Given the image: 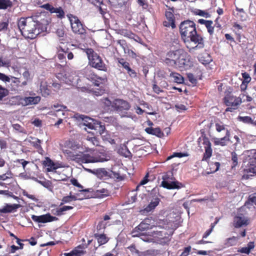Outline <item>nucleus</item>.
Returning <instances> with one entry per match:
<instances>
[{
    "instance_id": "1",
    "label": "nucleus",
    "mask_w": 256,
    "mask_h": 256,
    "mask_svg": "<svg viewBox=\"0 0 256 256\" xmlns=\"http://www.w3.org/2000/svg\"><path fill=\"white\" fill-rule=\"evenodd\" d=\"M180 32L188 48L198 50L204 48V38L198 33L196 24L193 21L186 20L182 22L180 25Z\"/></svg>"
},
{
    "instance_id": "2",
    "label": "nucleus",
    "mask_w": 256,
    "mask_h": 256,
    "mask_svg": "<svg viewBox=\"0 0 256 256\" xmlns=\"http://www.w3.org/2000/svg\"><path fill=\"white\" fill-rule=\"evenodd\" d=\"M17 24L21 34L26 38L34 39L40 33V24L32 17L20 18Z\"/></svg>"
},
{
    "instance_id": "3",
    "label": "nucleus",
    "mask_w": 256,
    "mask_h": 256,
    "mask_svg": "<svg viewBox=\"0 0 256 256\" xmlns=\"http://www.w3.org/2000/svg\"><path fill=\"white\" fill-rule=\"evenodd\" d=\"M186 53L182 49L175 50H170L166 52L163 62L168 66H178L180 68L186 65Z\"/></svg>"
},
{
    "instance_id": "4",
    "label": "nucleus",
    "mask_w": 256,
    "mask_h": 256,
    "mask_svg": "<svg viewBox=\"0 0 256 256\" xmlns=\"http://www.w3.org/2000/svg\"><path fill=\"white\" fill-rule=\"evenodd\" d=\"M80 156L78 160V163H95L104 162L110 160V156L104 152H94L92 155L88 154H84L80 152Z\"/></svg>"
},
{
    "instance_id": "5",
    "label": "nucleus",
    "mask_w": 256,
    "mask_h": 256,
    "mask_svg": "<svg viewBox=\"0 0 256 256\" xmlns=\"http://www.w3.org/2000/svg\"><path fill=\"white\" fill-rule=\"evenodd\" d=\"M86 53L88 63L90 66L100 70L106 72L107 67L101 57L92 48H88L84 50Z\"/></svg>"
},
{
    "instance_id": "6",
    "label": "nucleus",
    "mask_w": 256,
    "mask_h": 256,
    "mask_svg": "<svg viewBox=\"0 0 256 256\" xmlns=\"http://www.w3.org/2000/svg\"><path fill=\"white\" fill-rule=\"evenodd\" d=\"M224 104L228 106L226 112H233L238 108L242 104V100L240 97L234 96L230 92H227L223 98Z\"/></svg>"
},
{
    "instance_id": "7",
    "label": "nucleus",
    "mask_w": 256,
    "mask_h": 256,
    "mask_svg": "<svg viewBox=\"0 0 256 256\" xmlns=\"http://www.w3.org/2000/svg\"><path fill=\"white\" fill-rule=\"evenodd\" d=\"M216 130L218 132H221L224 131L225 132V136L221 138H216L214 140L216 145L224 146H226L227 142L230 141V130L226 128V125L222 122H216L215 124Z\"/></svg>"
},
{
    "instance_id": "8",
    "label": "nucleus",
    "mask_w": 256,
    "mask_h": 256,
    "mask_svg": "<svg viewBox=\"0 0 256 256\" xmlns=\"http://www.w3.org/2000/svg\"><path fill=\"white\" fill-rule=\"evenodd\" d=\"M198 142L199 146L200 145V142H202L204 146L205 152L204 153L202 160L208 162L212 156V144L204 132H202V135L198 138Z\"/></svg>"
},
{
    "instance_id": "9",
    "label": "nucleus",
    "mask_w": 256,
    "mask_h": 256,
    "mask_svg": "<svg viewBox=\"0 0 256 256\" xmlns=\"http://www.w3.org/2000/svg\"><path fill=\"white\" fill-rule=\"evenodd\" d=\"M72 32L78 34H84L86 32V27L82 24L78 18L70 14L68 16Z\"/></svg>"
},
{
    "instance_id": "10",
    "label": "nucleus",
    "mask_w": 256,
    "mask_h": 256,
    "mask_svg": "<svg viewBox=\"0 0 256 256\" xmlns=\"http://www.w3.org/2000/svg\"><path fill=\"white\" fill-rule=\"evenodd\" d=\"M130 107V104L123 100L116 99L112 102V108L118 113L124 112L128 110Z\"/></svg>"
},
{
    "instance_id": "11",
    "label": "nucleus",
    "mask_w": 256,
    "mask_h": 256,
    "mask_svg": "<svg viewBox=\"0 0 256 256\" xmlns=\"http://www.w3.org/2000/svg\"><path fill=\"white\" fill-rule=\"evenodd\" d=\"M0 80L6 82H10V88L12 90H18L20 84L19 78L10 76V78L4 74L0 72Z\"/></svg>"
},
{
    "instance_id": "12",
    "label": "nucleus",
    "mask_w": 256,
    "mask_h": 256,
    "mask_svg": "<svg viewBox=\"0 0 256 256\" xmlns=\"http://www.w3.org/2000/svg\"><path fill=\"white\" fill-rule=\"evenodd\" d=\"M166 6L168 8V10H166L165 12V16L166 20L163 22V26L165 27L171 26L172 28H174L176 27L175 24L176 20L174 14V8H170L168 6Z\"/></svg>"
},
{
    "instance_id": "13",
    "label": "nucleus",
    "mask_w": 256,
    "mask_h": 256,
    "mask_svg": "<svg viewBox=\"0 0 256 256\" xmlns=\"http://www.w3.org/2000/svg\"><path fill=\"white\" fill-rule=\"evenodd\" d=\"M249 224V219L242 214H238L234 218L232 224L236 228L246 226Z\"/></svg>"
},
{
    "instance_id": "14",
    "label": "nucleus",
    "mask_w": 256,
    "mask_h": 256,
    "mask_svg": "<svg viewBox=\"0 0 256 256\" xmlns=\"http://www.w3.org/2000/svg\"><path fill=\"white\" fill-rule=\"evenodd\" d=\"M150 228V224L145 222H142L132 232L133 237H138L144 235L145 231Z\"/></svg>"
},
{
    "instance_id": "15",
    "label": "nucleus",
    "mask_w": 256,
    "mask_h": 256,
    "mask_svg": "<svg viewBox=\"0 0 256 256\" xmlns=\"http://www.w3.org/2000/svg\"><path fill=\"white\" fill-rule=\"evenodd\" d=\"M32 219L36 222L39 223H46L58 220V218L55 216H52L50 214H47L40 216L32 215Z\"/></svg>"
},
{
    "instance_id": "16",
    "label": "nucleus",
    "mask_w": 256,
    "mask_h": 256,
    "mask_svg": "<svg viewBox=\"0 0 256 256\" xmlns=\"http://www.w3.org/2000/svg\"><path fill=\"white\" fill-rule=\"evenodd\" d=\"M20 207L21 205L20 204H6L2 208H0V214L16 212L18 209Z\"/></svg>"
},
{
    "instance_id": "17",
    "label": "nucleus",
    "mask_w": 256,
    "mask_h": 256,
    "mask_svg": "<svg viewBox=\"0 0 256 256\" xmlns=\"http://www.w3.org/2000/svg\"><path fill=\"white\" fill-rule=\"evenodd\" d=\"M161 185L164 188L168 190L180 189L184 187V185L182 183L174 180L170 181L169 182H162Z\"/></svg>"
},
{
    "instance_id": "18",
    "label": "nucleus",
    "mask_w": 256,
    "mask_h": 256,
    "mask_svg": "<svg viewBox=\"0 0 256 256\" xmlns=\"http://www.w3.org/2000/svg\"><path fill=\"white\" fill-rule=\"evenodd\" d=\"M41 98L39 96H28L23 98V106L38 104Z\"/></svg>"
},
{
    "instance_id": "19",
    "label": "nucleus",
    "mask_w": 256,
    "mask_h": 256,
    "mask_svg": "<svg viewBox=\"0 0 256 256\" xmlns=\"http://www.w3.org/2000/svg\"><path fill=\"white\" fill-rule=\"evenodd\" d=\"M145 131L148 134L154 135L158 138H162L164 136L163 132L160 128L148 127L145 129Z\"/></svg>"
},
{
    "instance_id": "20",
    "label": "nucleus",
    "mask_w": 256,
    "mask_h": 256,
    "mask_svg": "<svg viewBox=\"0 0 256 256\" xmlns=\"http://www.w3.org/2000/svg\"><path fill=\"white\" fill-rule=\"evenodd\" d=\"M160 201V199L158 197L152 198L150 204L144 208V211L149 212L154 210L159 204Z\"/></svg>"
},
{
    "instance_id": "21",
    "label": "nucleus",
    "mask_w": 256,
    "mask_h": 256,
    "mask_svg": "<svg viewBox=\"0 0 256 256\" xmlns=\"http://www.w3.org/2000/svg\"><path fill=\"white\" fill-rule=\"evenodd\" d=\"M65 156L70 160H74L78 162V160L79 159L80 152H72L70 150H66L64 152Z\"/></svg>"
},
{
    "instance_id": "22",
    "label": "nucleus",
    "mask_w": 256,
    "mask_h": 256,
    "mask_svg": "<svg viewBox=\"0 0 256 256\" xmlns=\"http://www.w3.org/2000/svg\"><path fill=\"white\" fill-rule=\"evenodd\" d=\"M43 164L47 166V171L51 172L56 170L58 168L56 164L48 157H46L45 160L43 162Z\"/></svg>"
},
{
    "instance_id": "23",
    "label": "nucleus",
    "mask_w": 256,
    "mask_h": 256,
    "mask_svg": "<svg viewBox=\"0 0 256 256\" xmlns=\"http://www.w3.org/2000/svg\"><path fill=\"white\" fill-rule=\"evenodd\" d=\"M198 58L199 62L204 65L208 64L212 61L211 56L206 52L199 54Z\"/></svg>"
},
{
    "instance_id": "24",
    "label": "nucleus",
    "mask_w": 256,
    "mask_h": 256,
    "mask_svg": "<svg viewBox=\"0 0 256 256\" xmlns=\"http://www.w3.org/2000/svg\"><path fill=\"white\" fill-rule=\"evenodd\" d=\"M94 237L96 239L99 246L106 244L109 240L108 238L103 233H96L94 234Z\"/></svg>"
},
{
    "instance_id": "25",
    "label": "nucleus",
    "mask_w": 256,
    "mask_h": 256,
    "mask_svg": "<svg viewBox=\"0 0 256 256\" xmlns=\"http://www.w3.org/2000/svg\"><path fill=\"white\" fill-rule=\"evenodd\" d=\"M92 130H94L96 132V134H102L105 130L104 126L102 124V122L96 121L94 126L92 125Z\"/></svg>"
},
{
    "instance_id": "26",
    "label": "nucleus",
    "mask_w": 256,
    "mask_h": 256,
    "mask_svg": "<svg viewBox=\"0 0 256 256\" xmlns=\"http://www.w3.org/2000/svg\"><path fill=\"white\" fill-rule=\"evenodd\" d=\"M96 193L99 195L100 197L104 198L110 196V190L108 188V186H104L96 190Z\"/></svg>"
},
{
    "instance_id": "27",
    "label": "nucleus",
    "mask_w": 256,
    "mask_h": 256,
    "mask_svg": "<svg viewBox=\"0 0 256 256\" xmlns=\"http://www.w3.org/2000/svg\"><path fill=\"white\" fill-rule=\"evenodd\" d=\"M238 236H234L226 238L224 240V247L228 248L230 246L236 245L238 242Z\"/></svg>"
},
{
    "instance_id": "28",
    "label": "nucleus",
    "mask_w": 256,
    "mask_h": 256,
    "mask_svg": "<svg viewBox=\"0 0 256 256\" xmlns=\"http://www.w3.org/2000/svg\"><path fill=\"white\" fill-rule=\"evenodd\" d=\"M110 172L108 171L104 168H100L96 170V176L100 178H104L109 177L110 176Z\"/></svg>"
},
{
    "instance_id": "29",
    "label": "nucleus",
    "mask_w": 256,
    "mask_h": 256,
    "mask_svg": "<svg viewBox=\"0 0 256 256\" xmlns=\"http://www.w3.org/2000/svg\"><path fill=\"white\" fill-rule=\"evenodd\" d=\"M254 248V242H250L248 243L247 246L242 247L238 250V252L242 254H249L252 250Z\"/></svg>"
},
{
    "instance_id": "30",
    "label": "nucleus",
    "mask_w": 256,
    "mask_h": 256,
    "mask_svg": "<svg viewBox=\"0 0 256 256\" xmlns=\"http://www.w3.org/2000/svg\"><path fill=\"white\" fill-rule=\"evenodd\" d=\"M170 77H172L174 82L178 84H183L184 82V78L180 74L176 72H172L170 74Z\"/></svg>"
},
{
    "instance_id": "31",
    "label": "nucleus",
    "mask_w": 256,
    "mask_h": 256,
    "mask_svg": "<svg viewBox=\"0 0 256 256\" xmlns=\"http://www.w3.org/2000/svg\"><path fill=\"white\" fill-rule=\"evenodd\" d=\"M249 162L253 168L256 166V150H251L248 151Z\"/></svg>"
},
{
    "instance_id": "32",
    "label": "nucleus",
    "mask_w": 256,
    "mask_h": 256,
    "mask_svg": "<svg viewBox=\"0 0 256 256\" xmlns=\"http://www.w3.org/2000/svg\"><path fill=\"white\" fill-rule=\"evenodd\" d=\"M9 102L12 105H22L23 97L20 96H12L10 99Z\"/></svg>"
},
{
    "instance_id": "33",
    "label": "nucleus",
    "mask_w": 256,
    "mask_h": 256,
    "mask_svg": "<svg viewBox=\"0 0 256 256\" xmlns=\"http://www.w3.org/2000/svg\"><path fill=\"white\" fill-rule=\"evenodd\" d=\"M110 178L115 180L116 182H120L124 180L126 176L124 174L121 175L120 173L111 170Z\"/></svg>"
},
{
    "instance_id": "34",
    "label": "nucleus",
    "mask_w": 256,
    "mask_h": 256,
    "mask_svg": "<svg viewBox=\"0 0 256 256\" xmlns=\"http://www.w3.org/2000/svg\"><path fill=\"white\" fill-rule=\"evenodd\" d=\"M14 0H0V10H6L13 5Z\"/></svg>"
},
{
    "instance_id": "35",
    "label": "nucleus",
    "mask_w": 256,
    "mask_h": 256,
    "mask_svg": "<svg viewBox=\"0 0 256 256\" xmlns=\"http://www.w3.org/2000/svg\"><path fill=\"white\" fill-rule=\"evenodd\" d=\"M237 118L238 120L242 122L244 124H252L254 126H256V122H254V120L250 116H238Z\"/></svg>"
},
{
    "instance_id": "36",
    "label": "nucleus",
    "mask_w": 256,
    "mask_h": 256,
    "mask_svg": "<svg viewBox=\"0 0 256 256\" xmlns=\"http://www.w3.org/2000/svg\"><path fill=\"white\" fill-rule=\"evenodd\" d=\"M41 141L40 140L36 138L35 141L32 142V145L37 150L38 152L42 155L44 153V150L41 146Z\"/></svg>"
},
{
    "instance_id": "37",
    "label": "nucleus",
    "mask_w": 256,
    "mask_h": 256,
    "mask_svg": "<svg viewBox=\"0 0 256 256\" xmlns=\"http://www.w3.org/2000/svg\"><path fill=\"white\" fill-rule=\"evenodd\" d=\"M79 248H75L70 252L64 253V256H82L84 252L82 250H80Z\"/></svg>"
},
{
    "instance_id": "38",
    "label": "nucleus",
    "mask_w": 256,
    "mask_h": 256,
    "mask_svg": "<svg viewBox=\"0 0 256 256\" xmlns=\"http://www.w3.org/2000/svg\"><path fill=\"white\" fill-rule=\"evenodd\" d=\"M66 75V74H65L64 76H62L63 78H62V74H59L57 77L58 78H62L65 83L70 84L74 82V78L70 74L68 76Z\"/></svg>"
},
{
    "instance_id": "39",
    "label": "nucleus",
    "mask_w": 256,
    "mask_h": 256,
    "mask_svg": "<svg viewBox=\"0 0 256 256\" xmlns=\"http://www.w3.org/2000/svg\"><path fill=\"white\" fill-rule=\"evenodd\" d=\"M220 167V163L219 162H212L210 164V171L207 172V174L214 173L217 172Z\"/></svg>"
},
{
    "instance_id": "40",
    "label": "nucleus",
    "mask_w": 256,
    "mask_h": 256,
    "mask_svg": "<svg viewBox=\"0 0 256 256\" xmlns=\"http://www.w3.org/2000/svg\"><path fill=\"white\" fill-rule=\"evenodd\" d=\"M112 6L117 8L121 7L124 6L126 2V0H108Z\"/></svg>"
},
{
    "instance_id": "41",
    "label": "nucleus",
    "mask_w": 256,
    "mask_h": 256,
    "mask_svg": "<svg viewBox=\"0 0 256 256\" xmlns=\"http://www.w3.org/2000/svg\"><path fill=\"white\" fill-rule=\"evenodd\" d=\"M96 121L94 119L87 116L83 118L84 124L90 129L92 128V126H90V125L94 126Z\"/></svg>"
},
{
    "instance_id": "42",
    "label": "nucleus",
    "mask_w": 256,
    "mask_h": 256,
    "mask_svg": "<svg viewBox=\"0 0 256 256\" xmlns=\"http://www.w3.org/2000/svg\"><path fill=\"white\" fill-rule=\"evenodd\" d=\"M188 156V154L187 152H174L172 155L168 156L166 158V160H168L172 159V158H174L175 157H178V158H180Z\"/></svg>"
},
{
    "instance_id": "43",
    "label": "nucleus",
    "mask_w": 256,
    "mask_h": 256,
    "mask_svg": "<svg viewBox=\"0 0 256 256\" xmlns=\"http://www.w3.org/2000/svg\"><path fill=\"white\" fill-rule=\"evenodd\" d=\"M100 104L104 108H109L112 106V102L108 98H102L100 100Z\"/></svg>"
},
{
    "instance_id": "44",
    "label": "nucleus",
    "mask_w": 256,
    "mask_h": 256,
    "mask_svg": "<svg viewBox=\"0 0 256 256\" xmlns=\"http://www.w3.org/2000/svg\"><path fill=\"white\" fill-rule=\"evenodd\" d=\"M76 197L74 196H64L62 200V202L60 206H62L66 203L70 202L72 200H76Z\"/></svg>"
},
{
    "instance_id": "45",
    "label": "nucleus",
    "mask_w": 256,
    "mask_h": 256,
    "mask_svg": "<svg viewBox=\"0 0 256 256\" xmlns=\"http://www.w3.org/2000/svg\"><path fill=\"white\" fill-rule=\"evenodd\" d=\"M8 94V90L0 84V100H2Z\"/></svg>"
},
{
    "instance_id": "46",
    "label": "nucleus",
    "mask_w": 256,
    "mask_h": 256,
    "mask_svg": "<svg viewBox=\"0 0 256 256\" xmlns=\"http://www.w3.org/2000/svg\"><path fill=\"white\" fill-rule=\"evenodd\" d=\"M213 22L211 20H209L208 22L205 25L207 28L208 32L210 36H212L214 33V26H212Z\"/></svg>"
},
{
    "instance_id": "47",
    "label": "nucleus",
    "mask_w": 256,
    "mask_h": 256,
    "mask_svg": "<svg viewBox=\"0 0 256 256\" xmlns=\"http://www.w3.org/2000/svg\"><path fill=\"white\" fill-rule=\"evenodd\" d=\"M70 181L72 184L80 188V190H79L80 192H88V190L87 189H83L82 186L79 184L77 180H76V178H72L70 180Z\"/></svg>"
},
{
    "instance_id": "48",
    "label": "nucleus",
    "mask_w": 256,
    "mask_h": 256,
    "mask_svg": "<svg viewBox=\"0 0 256 256\" xmlns=\"http://www.w3.org/2000/svg\"><path fill=\"white\" fill-rule=\"evenodd\" d=\"M86 140L88 142L89 144L92 145L94 146H99V140L96 137H89L88 136L86 138Z\"/></svg>"
},
{
    "instance_id": "49",
    "label": "nucleus",
    "mask_w": 256,
    "mask_h": 256,
    "mask_svg": "<svg viewBox=\"0 0 256 256\" xmlns=\"http://www.w3.org/2000/svg\"><path fill=\"white\" fill-rule=\"evenodd\" d=\"M40 90L42 96L45 97L50 95L51 92L50 90L47 88V86H42V83L40 85Z\"/></svg>"
},
{
    "instance_id": "50",
    "label": "nucleus",
    "mask_w": 256,
    "mask_h": 256,
    "mask_svg": "<svg viewBox=\"0 0 256 256\" xmlns=\"http://www.w3.org/2000/svg\"><path fill=\"white\" fill-rule=\"evenodd\" d=\"M12 175L11 171L8 170L6 173L0 174V181H4L8 178H12Z\"/></svg>"
},
{
    "instance_id": "51",
    "label": "nucleus",
    "mask_w": 256,
    "mask_h": 256,
    "mask_svg": "<svg viewBox=\"0 0 256 256\" xmlns=\"http://www.w3.org/2000/svg\"><path fill=\"white\" fill-rule=\"evenodd\" d=\"M118 62L126 70H127L130 66L129 62H126L123 58H118Z\"/></svg>"
},
{
    "instance_id": "52",
    "label": "nucleus",
    "mask_w": 256,
    "mask_h": 256,
    "mask_svg": "<svg viewBox=\"0 0 256 256\" xmlns=\"http://www.w3.org/2000/svg\"><path fill=\"white\" fill-rule=\"evenodd\" d=\"M138 256H156V254L154 250H147L144 252H141Z\"/></svg>"
},
{
    "instance_id": "53",
    "label": "nucleus",
    "mask_w": 256,
    "mask_h": 256,
    "mask_svg": "<svg viewBox=\"0 0 256 256\" xmlns=\"http://www.w3.org/2000/svg\"><path fill=\"white\" fill-rule=\"evenodd\" d=\"M232 155V168H234L238 165V156L234 152H232L231 153Z\"/></svg>"
},
{
    "instance_id": "54",
    "label": "nucleus",
    "mask_w": 256,
    "mask_h": 256,
    "mask_svg": "<svg viewBox=\"0 0 256 256\" xmlns=\"http://www.w3.org/2000/svg\"><path fill=\"white\" fill-rule=\"evenodd\" d=\"M162 182H169L170 181L172 180H175V178L172 174L171 175L166 174L162 177Z\"/></svg>"
},
{
    "instance_id": "55",
    "label": "nucleus",
    "mask_w": 256,
    "mask_h": 256,
    "mask_svg": "<svg viewBox=\"0 0 256 256\" xmlns=\"http://www.w3.org/2000/svg\"><path fill=\"white\" fill-rule=\"evenodd\" d=\"M54 13L58 14V16L60 18H63L64 16V12L61 7L55 8Z\"/></svg>"
},
{
    "instance_id": "56",
    "label": "nucleus",
    "mask_w": 256,
    "mask_h": 256,
    "mask_svg": "<svg viewBox=\"0 0 256 256\" xmlns=\"http://www.w3.org/2000/svg\"><path fill=\"white\" fill-rule=\"evenodd\" d=\"M93 94L96 96H102L106 92V90L104 88H96L92 91Z\"/></svg>"
},
{
    "instance_id": "57",
    "label": "nucleus",
    "mask_w": 256,
    "mask_h": 256,
    "mask_svg": "<svg viewBox=\"0 0 256 256\" xmlns=\"http://www.w3.org/2000/svg\"><path fill=\"white\" fill-rule=\"evenodd\" d=\"M242 76L244 79L242 82H244V83L248 84L250 82L251 78L248 73L246 72L242 73Z\"/></svg>"
},
{
    "instance_id": "58",
    "label": "nucleus",
    "mask_w": 256,
    "mask_h": 256,
    "mask_svg": "<svg viewBox=\"0 0 256 256\" xmlns=\"http://www.w3.org/2000/svg\"><path fill=\"white\" fill-rule=\"evenodd\" d=\"M128 248L132 254H136L139 255L140 252L136 248L135 244H132L128 247Z\"/></svg>"
},
{
    "instance_id": "59",
    "label": "nucleus",
    "mask_w": 256,
    "mask_h": 256,
    "mask_svg": "<svg viewBox=\"0 0 256 256\" xmlns=\"http://www.w3.org/2000/svg\"><path fill=\"white\" fill-rule=\"evenodd\" d=\"M196 14L200 16H204L206 18H210V14L208 12L200 10H198L196 12Z\"/></svg>"
},
{
    "instance_id": "60",
    "label": "nucleus",
    "mask_w": 256,
    "mask_h": 256,
    "mask_svg": "<svg viewBox=\"0 0 256 256\" xmlns=\"http://www.w3.org/2000/svg\"><path fill=\"white\" fill-rule=\"evenodd\" d=\"M126 70L130 78H136L137 77V73L134 70L131 68L130 66Z\"/></svg>"
},
{
    "instance_id": "61",
    "label": "nucleus",
    "mask_w": 256,
    "mask_h": 256,
    "mask_svg": "<svg viewBox=\"0 0 256 256\" xmlns=\"http://www.w3.org/2000/svg\"><path fill=\"white\" fill-rule=\"evenodd\" d=\"M41 7L47 10L50 11L51 13H54V10H55V8H54L52 5L50 4H44L42 5Z\"/></svg>"
},
{
    "instance_id": "62",
    "label": "nucleus",
    "mask_w": 256,
    "mask_h": 256,
    "mask_svg": "<svg viewBox=\"0 0 256 256\" xmlns=\"http://www.w3.org/2000/svg\"><path fill=\"white\" fill-rule=\"evenodd\" d=\"M105 81V79L100 76H98L96 80L92 81L94 84L96 86H99L100 84H103Z\"/></svg>"
},
{
    "instance_id": "63",
    "label": "nucleus",
    "mask_w": 256,
    "mask_h": 256,
    "mask_svg": "<svg viewBox=\"0 0 256 256\" xmlns=\"http://www.w3.org/2000/svg\"><path fill=\"white\" fill-rule=\"evenodd\" d=\"M8 22H0V32H6L8 28Z\"/></svg>"
},
{
    "instance_id": "64",
    "label": "nucleus",
    "mask_w": 256,
    "mask_h": 256,
    "mask_svg": "<svg viewBox=\"0 0 256 256\" xmlns=\"http://www.w3.org/2000/svg\"><path fill=\"white\" fill-rule=\"evenodd\" d=\"M248 202L256 205V193H254L249 196Z\"/></svg>"
}]
</instances>
